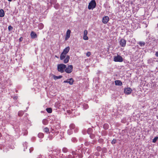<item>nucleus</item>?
<instances>
[{
	"label": "nucleus",
	"instance_id": "28",
	"mask_svg": "<svg viewBox=\"0 0 158 158\" xmlns=\"http://www.w3.org/2000/svg\"><path fill=\"white\" fill-rule=\"evenodd\" d=\"M13 29V27L11 26L10 25L8 27V30L9 31Z\"/></svg>",
	"mask_w": 158,
	"mask_h": 158
},
{
	"label": "nucleus",
	"instance_id": "32",
	"mask_svg": "<svg viewBox=\"0 0 158 158\" xmlns=\"http://www.w3.org/2000/svg\"><path fill=\"white\" fill-rule=\"evenodd\" d=\"M39 26H41V29L43 28L44 26H43V24H42L40 23V24H39Z\"/></svg>",
	"mask_w": 158,
	"mask_h": 158
},
{
	"label": "nucleus",
	"instance_id": "13",
	"mask_svg": "<svg viewBox=\"0 0 158 158\" xmlns=\"http://www.w3.org/2000/svg\"><path fill=\"white\" fill-rule=\"evenodd\" d=\"M68 83L70 85H72L73 84V82L74 81L73 79V78H71L70 79H68Z\"/></svg>",
	"mask_w": 158,
	"mask_h": 158
},
{
	"label": "nucleus",
	"instance_id": "31",
	"mask_svg": "<svg viewBox=\"0 0 158 158\" xmlns=\"http://www.w3.org/2000/svg\"><path fill=\"white\" fill-rule=\"evenodd\" d=\"M73 157L74 156H73L72 155H70L68 156L67 158H73Z\"/></svg>",
	"mask_w": 158,
	"mask_h": 158
},
{
	"label": "nucleus",
	"instance_id": "18",
	"mask_svg": "<svg viewBox=\"0 0 158 158\" xmlns=\"http://www.w3.org/2000/svg\"><path fill=\"white\" fill-rule=\"evenodd\" d=\"M75 127V125L73 124H71L69 126V128L70 130L74 129Z\"/></svg>",
	"mask_w": 158,
	"mask_h": 158
},
{
	"label": "nucleus",
	"instance_id": "6",
	"mask_svg": "<svg viewBox=\"0 0 158 158\" xmlns=\"http://www.w3.org/2000/svg\"><path fill=\"white\" fill-rule=\"evenodd\" d=\"M119 44L122 47H125L126 45V41L123 39H121L119 41Z\"/></svg>",
	"mask_w": 158,
	"mask_h": 158
},
{
	"label": "nucleus",
	"instance_id": "35",
	"mask_svg": "<svg viewBox=\"0 0 158 158\" xmlns=\"http://www.w3.org/2000/svg\"><path fill=\"white\" fill-rule=\"evenodd\" d=\"M70 131V130H68V133H69V134H71L72 133L71 132H69V131Z\"/></svg>",
	"mask_w": 158,
	"mask_h": 158
},
{
	"label": "nucleus",
	"instance_id": "26",
	"mask_svg": "<svg viewBox=\"0 0 158 158\" xmlns=\"http://www.w3.org/2000/svg\"><path fill=\"white\" fill-rule=\"evenodd\" d=\"M96 150L100 152L101 150V148L100 146H98L96 148Z\"/></svg>",
	"mask_w": 158,
	"mask_h": 158
},
{
	"label": "nucleus",
	"instance_id": "29",
	"mask_svg": "<svg viewBox=\"0 0 158 158\" xmlns=\"http://www.w3.org/2000/svg\"><path fill=\"white\" fill-rule=\"evenodd\" d=\"M91 54L90 52H88L86 53V56L87 57H89Z\"/></svg>",
	"mask_w": 158,
	"mask_h": 158
},
{
	"label": "nucleus",
	"instance_id": "11",
	"mask_svg": "<svg viewBox=\"0 0 158 158\" xmlns=\"http://www.w3.org/2000/svg\"><path fill=\"white\" fill-rule=\"evenodd\" d=\"M115 83L116 85L121 86L122 85V82L120 80H116L115 81Z\"/></svg>",
	"mask_w": 158,
	"mask_h": 158
},
{
	"label": "nucleus",
	"instance_id": "10",
	"mask_svg": "<svg viewBox=\"0 0 158 158\" xmlns=\"http://www.w3.org/2000/svg\"><path fill=\"white\" fill-rule=\"evenodd\" d=\"M30 35L32 39H35L37 37V34L33 31L31 32Z\"/></svg>",
	"mask_w": 158,
	"mask_h": 158
},
{
	"label": "nucleus",
	"instance_id": "39",
	"mask_svg": "<svg viewBox=\"0 0 158 158\" xmlns=\"http://www.w3.org/2000/svg\"><path fill=\"white\" fill-rule=\"evenodd\" d=\"M53 1H54V2H57V0H53Z\"/></svg>",
	"mask_w": 158,
	"mask_h": 158
},
{
	"label": "nucleus",
	"instance_id": "12",
	"mask_svg": "<svg viewBox=\"0 0 158 158\" xmlns=\"http://www.w3.org/2000/svg\"><path fill=\"white\" fill-rule=\"evenodd\" d=\"M5 13L2 9L0 10V17H3L4 16Z\"/></svg>",
	"mask_w": 158,
	"mask_h": 158
},
{
	"label": "nucleus",
	"instance_id": "30",
	"mask_svg": "<svg viewBox=\"0 0 158 158\" xmlns=\"http://www.w3.org/2000/svg\"><path fill=\"white\" fill-rule=\"evenodd\" d=\"M62 150L64 152H66L68 151L67 149L66 148H64Z\"/></svg>",
	"mask_w": 158,
	"mask_h": 158
},
{
	"label": "nucleus",
	"instance_id": "3",
	"mask_svg": "<svg viewBox=\"0 0 158 158\" xmlns=\"http://www.w3.org/2000/svg\"><path fill=\"white\" fill-rule=\"evenodd\" d=\"M96 3L95 0H92L89 3L88 8L89 10L93 9L96 6Z\"/></svg>",
	"mask_w": 158,
	"mask_h": 158
},
{
	"label": "nucleus",
	"instance_id": "9",
	"mask_svg": "<svg viewBox=\"0 0 158 158\" xmlns=\"http://www.w3.org/2000/svg\"><path fill=\"white\" fill-rule=\"evenodd\" d=\"M132 91L131 89L130 88H127L125 89L124 90V92L125 94H130L131 93Z\"/></svg>",
	"mask_w": 158,
	"mask_h": 158
},
{
	"label": "nucleus",
	"instance_id": "5",
	"mask_svg": "<svg viewBox=\"0 0 158 158\" xmlns=\"http://www.w3.org/2000/svg\"><path fill=\"white\" fill-rule=\"evenodd\" d=\"M73 66L72 65H70L66 67L64 70V72L67 73H70L72 72L73 70Z\"/></svg>",
	"mask_w": 158,
	"mask_h": 158
},
{
	"label": "nucleus",
	"instance_id": "15",
	"mask_svg": "<svg viewBox=\"0 0 158 158\" xmlns=\"http://www.w3.org/2000/svg\"><path fill=\"white\" fill-rule=\"evenodd\" d=\"M24 113V112L23 111H19L18 113V115L20 116L21 117L23 116V114Z\"/></svg>",
	"mask_w": 158,
	"mask_h": 158
},
{
	"label": "nucleus",
	"instance_id": "17",
	"mask_svg": "<svg viewBox=\"0 0 158 158\" xmlns=\"http://www.w3.org/2000/svg\"><path fill=\"white\" fill-rule=\"evenodd\" d=\"M42 122H43V124L45 125H46L48 124V120L46 119H43V120Z\"/></svg>",
	"mask_w": 158,
	"mask_h": 158
},
{
	"label": "nucleus",
	"instance_id": "33",
	"mask_svg": "<svg viewBox=\"0 0 158 158\" xmlns=\"http://www.w3.org/2000/svg\"><path fill=\"white\" fill-rule=\"evenodd\" d=\"M23 38L22 37H21L19 38V40L20 42H21L23 40Z\"/></svg>",
	"mask_w": 158,
	"mask_h": 158
},
{
	"label": "nucleus",
	"instance_id": "36",
	"mask_svg": "<svg viewBox=\"0 0 158 158\" xmlns=\"http://www.w3.org/2000/svg\"><path fill=\"white\" fill-rule=\"evenodd\" d=\"M155 54L158 57V51L156 52Z\"/></svg>",
	"mask_w": 158,
	"mask_h": 158
},
{
	"label": "nucleus",
	"instance_id": "2",
	"mask_svg": "<svg viewBox=\"0 0 158 158\" xmlns=\"http://www.w3.org/2000/svg\"><path fill=\"white\" fill-rule=\"evenodd\" d=\"M66 66V65L63 64H58L57 65V70L58 71L61 73H64V72Z\"/></svg>",
	"mask_w": 158,
	"mask_h": 158
},
{
	"label": "nucleus",
	"instance_id": "40",
	"mask_svg": "<svg viewBox=\"0 0 158 158\" xmlns=\"http://www.w3.org/2000/svg\"><path fill=\"white\" fill-rule=\"evenodd\" d=\"M9 2H11L12 0H7Z\"/></svg>",
	"mask_w": 158,
	"mask_h": 158
},
{
	"label": "nucleus",
	"instance_id": "25",
	"mask_svg": "<svg viewBox=\"0 0 158 158\" xmlns=\"http://www.w3.org/2000/svg\"><path fill=\"white\" fill-rule=\"evenodd\" d=\"M116 142V139H113L112 140L111 143L112 144H114Z\"/></svg>",
	"mask_w": 158,
	"mask_h": 158
},
{
	"label": "nucleus",
	"instance_id": "41",
	"mask_svg": "<svg viewBox=\"0 0 158 158\" xmlns=\"http://www.w3.org/2000/svg\"><path fill=\"white\" fill-rule=\"evenodd\" d=\"M79 157H80V158H81L82 157V156H81V157H80V156H79Z\"/></svg>",
	"mask_w": 158,
	"mask_h": 158
},
{
	"label": "nucleus",
	"instance_id": "7",
	"mask_svg": "<svg viewBox=\"0 0 158 158\" xmlns=\"http://www.w3.org/2000/svg\"><path fill=\"white\" fill-rule=\"evenodd\" d=\"M109 20V18L108 16H105L102 18V23L105 24H106Z\"/></svg>",
	"mask_w": 158,
	"mask_h": 158
},
{
	"label": "nucleus",
	"instance_id": "23",
	"mask_svg": "<svg viewBox=\"0 0 158 158\" xmlns=\"http://www.w3.org/2000/svg\"><path fill=\"white\" fill-rule=\"evenodd\" d=\"M108 125L107 124H105L103 126V127L105 129H107L108 128Z\"/></svg>",
	"mask_w": 158,
	"mask_h": 158
},
{
	"label": "nucleus",
	"instance_id": "27",
	"mask_svg": "<svg viewBox=\"0 0 158 158\" xmlns=\"http://www.w3.org/2000/svg\"><path fill=\"white\" fill-rule=\"evenodd\" d=\"M88 34V31L87 30H85L84 31V35H87Z\"/></svg>",
	"mask_w": 158,
	"mask_h": 158
},
{
	"label": "nucleus",
	"instance_id": "34",
	"mask_svg": "<svg viewBox=\"0 0 158 158\" xmlns=\"http://www.w3.org/2000/svg\"><path fill=\"white\" fill-rule=\"evenodd\" d=\"M64 83H68V79L67 80H65V81H64Z\"/></svg>",
	"mask_w": 158,
	"mask_h": 158
},
{
	"label": "nucleus",
	"instance_id": "19",
	"mask_svg": "<svg viewBox=\"0 0 158 158\" xmlns=\"http://www.w3.org/2000/svg\"><path fill=\"white\" fill-rule=\"evenodd\" d=\"M38 135L39 138H41L44 137V134L43 133H40L38 134Z\"/></svg>",
	"mask_w": 158,
	"mask_h": 158
},
{
	"label": "nucleus",
	"instance_id": "4",
	"mask_svg": "<svg viewBox=\"0 0 158 158\" xmlns=\"http://www.w3.org/2000/svg\"><path fill=\"white\" fill-rule=\"evenodd\" d=\"M114 61L115 62H121L123 61V59L121 56L117 55L114 56Z\"/></svg>",
	"mask_w": 158,
	"mask_h": 158
},
{
	"label": "nucleus",
	"instance_id": "37",
	"mask_svg": "<svg viewBox=\"0 0 158 158\" xmlns=\"http://www.w3.org/2000/svg\"><path fill=\"white\" fill-rule=\"evenodd\" d=\"M72 154L73 155H76V154L75 153V152H72Z\"/></svg>",
	"mask_w": 158,
	"mask_h": 158
},
{
	"label": "nucleus",
	"instance_id": "38",
	"mask_svg": "<svg viewBox=\"0 0 158 158\" xmlns=\"http://www.w3.org/2000/svg\"><path fill=\"white\" fill-rule=\"evenodd\" d=\"M2 136V135L1 133H0V138Z\"/></svg>",
	"mask_w": 158,
	"mask_h": 158
},
{
	"label": "nucleus",
	"instance_id": "14",
	"mask_svg": "<svg viewBox=\"0 0 158 158\" xmlns=\"http://www.w3.org/2000/svg\"><path fill=\"white\" fill-rule=\"evenodd\" d=\"M62 76L61 75H60L58 76H56L55 75H54L53 76V77L54 79L56 80L59 79H60L62 77Z\"/></svg>",
	"mask_w": 158,
	"mask_h": 158
},
{
	"label": "nucleus",
	"instance_id": "22",
	"mask_svg": "<svg viewBox=\"0 0 158 158\" xmlns=\"http://www.w3.org/2000/svg\"><path fill=\"white\" fill-rule=\"evenodd\" d=\"M83 39L85 40H88L89 39L87 35H83Z\"/></svg>",
	"mask_w": 158,
	"mask_h": 158
},
{
	"label": "nucleus",
	"instance_id": "21",
	"mask_svg": "<svg viewBox=\"0 0 158 158\" xmlns=\"http://www.w3.org/2000/svg\"><path fill=\"white\" fill-rule=\"evenodd\" d=\"M158 139V137H155L152 140V142L155 143L156 142L157 139Z\"/></svg>",
	"mask_w": 158,
	"mask_h": 158
},
{
	"label": "nucleus",
	"instance_id": "8",
	"mask_svg": "<svg viewBox=\"0 0 158 158\" xmlns=\"http://www.w3.org/2000/svg\"><path fill=\"white\" fill-rule=\"evenodd\" d=\"M70 33L71 31L69 29L66 32V35L65 38V40H66L69 38L70 36Z\"/></svg>",
	"mask_w": 158,
	"mask_h": 158
},
{
	"label": "nucleus",
	"instance_id": "24",
	"mask_svg": "<svg viewBox=\"0 0 158 158\" xmlns=\"http://www.w3.org/2000/svg\"><path fill=\"white\" fill-rule=\"evenodd\" d=\"M139 44L141 46H144L145 45V43L144 42H140L139 43Z\"/></svg>",
	"mask_w": 158,
	"mask_h": 158
},
{
	"label": "nucleus",
	"instance_id": "16",
	"mask_svg": "<svg viewBox=\"0 0 158 158\" xmlns=\"http://www.w3.org/2000/svg\"><path fill=\"white\" fill-rule=\"evenodd\" d=\"M46 110L48 113H51L52 112V110L51 108H48L46 109Z\"/></svg>",
	"mask_w": 158,
	"mask_h": 158
},
{
	"label": "nucleus",
	"instance_id": "20",
	"mask_svg": "<svg viewBox=\"0 0 158 158\" xmlns=\"http://www.w3.org/2000/svg\"><path fill=\"white\" fill-rule=\"evenodd\" d=\"M44 132L47 133H48L49 132V129L48 128L46 127L44 128Z\"/></svg>",
	"mask_w": 158,
	"mask_h": 158
},
{
	"label": "nucleus",
	"instance_id": "1",
	"mask_svg": "<svg viewBox=\"0 0 158 158\" xmlns=\"http://www.w3.org/2000/svg\"><path fill=\"white\" fill-rule=\"evenodd\" d=\"M70 49V48L69 46L67 47L64 49L63 52L60 54V60H62L64 59V63H67L69 61L70 56L69 55L66 56V55L69 52Z\"/></svg>",
	"mask_w": 158,
	"mask_h": 158
}]
</instances>
